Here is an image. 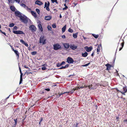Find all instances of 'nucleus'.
<instances>
[{
    "mask_svg": "<svg viewBox=\"0 0 127 127\" xmlns=\"http://www.w3.org/2000/svg\"><path fill=\"white\" fill-rule=\"evenodd\" d=\"M52 27L53 28H55L56 27V26L55 24H53L52 25Z\"/></svg>",
    "mask_w": 127,
    "mask_h": 127,
    "instance_id": "a18cd8bd",
    "label": "nucleus"
},
{
    "mask_svg": "<svg viewBox=\"0 0 127 127\" xmlns=\"http://www.w3.org/2000/svg\"><path fill=\"white\" fill-rule=\"evenodd\" d=\"M53 3L55 2L56 3H58V2L57 0H51Z\"/></svg>",
    "mask_w": 127,
    "mask_h": 127,
    "instance_id": "ea45409f",
    "label": "nucleus"
},
{
    "mask_svg": "<svg viewBox=\"0 0 127 127\" xmlns=\"http://www.w3.org/2000/svg\"><path fill=\"white\" fill-rule=\"evenodd\" d=\"M123 89L124 91H125V92H127V88L126 87H123Z\"/></svg>",
    "mask_w": 127,
    "mask_h": 127,
    "instance_id": "72a5a7b5",
    "label": "nucleus"
},
{
    "mask_svg": "<svg viewBox=\"0 0 127 127\" xmlns=\"http://www.w3.org/2000/svg\"><path fill=\"white\" fill-rule=\"evenodd\" d=\"M101 45H99L98 47L97 48V52H100V50H101Z\"/></svg>",
    "mask_w": 127,
    "mask_h": 127,
    "instance_id": "a211bd4d",
    "label": "nucleus"
},
{
    "mask_svg": "<svg viewBox=\"0 0 127 127\" xmlns=\"http://www.w3.org/2000/svg\"><path fill=\"white\" fill-rule=\"evenodd\" d=\"M66 93V92H64V93H61L60 94V93H59V96H60L61 95H63L65 93Z\"/></svg>",
    "mask_w": 127,
    "mask_h": 127,
    "instance_id": "8fccbe9b",
    "label": "nucleus"
},
{
    "mask_svg": "<svg viewBox=\"0 0 127 127\" xmlns=\"http://www.w3.org/2000/svg\"><path fill=\"white\" fill-rule=\"evenodd\" d=\"M15 13L16 16L20 18L22 16V14L18 11H15Z\"/></svg>",
    "mask_w": 127,
    "mask_h": 127,
    "instance_id": "6e6552de",
    "label": "nucleus"
},
{
    "mask_svg": "<svg viewBox=\"0 0 127 127\" xmlns=\"http://www.w3.org/2000/svg\"><path fill=\"white\" fill-rule=\"evenodd\" d=\"M48 3H47L46 2H45V5H44V7H46L47 6Z\"/></svg>",
    "mask_w": 127,
    "mask_h": 127,
    "instance_id": "864d4df0",
    "label": "nucleus"
},
{
    "mask_svg": "<svg viewBox=\"0 0 127 127\" xmlns=\"http://www.w3.org/2000/svg\"><path fill=\"white\" fill-rule=\"evenodd\" d=\"M23 75H20V81L19 82V84H21L22 83V81L23 79H22V76Z\"/></svg>",
    "mask_w": 127,
    "mask_h": 127,
    "instance_id": "bb28decb",
    "label": "nucleus"
},
{
    "mask_svg": "<svg viewBox=\"0 0 127 127\" xmlns=\"http://www.w3.org/2000/svg\"><path fill=\"white\" fill-rule=\"evenodd\" d=\"M124 44V42H123L121 43V45L122 47H123Z\"/></svg>",
    "mask_w": 127,
    "mask_h": 127,
    "instance_id": "bf43d9fd",
    "label": "nucleus"
},
{
    "mask_svg": "<svg viewBox=\"0 0 127 127\" xmlns=\"http://www.w3.org/2000/svg\"><path fill=\"white\" fill-rule=\"evenodd\" d=\"M37 53V52L36 51H34L31 52V54L32 55H34L36 54Z\"/></svg>",
    "mask_w": 127,
    "mask_h": 127,
    "instance_id": "e433bc0d",
    "label": "nucleus"
},
{
    "mask_svg": "<svg viewBox=\"0 0 127 127\" xmlns=\"http://www.w3.org/2000/svg\"><path fill=\"white\" fill-rule=\"evenodd\" d=\"M66 27V25H65L62 29V32H65Z\"/></svg>",
    "mask_w": 127,
    "mask_h": 127,
    "instance_id": "a878e982",
    "label": "nucleus"
},
{
    "mask_svg": "<svg viewBox=\"0 0 127 127\" xmlns=\"http://www.w3.org/2000/svg\"><path fill=\"white\" fill-rule=\"evenodd\" d=\"M2 33L4 35H5L6 36V33H5V32H2Z\"/></svg>",
    "mask_w": 127,
    "mask_h": 127,
    "instance_id": "680f3d73",
    "label": "nucleus"
},
{
    "mask_svg": "<svg viewBox=\"0 0 127 127\" xmlns=\"http://www.w3.org/2000/svg\"><path fill=\"white\" fill-rule=\"evenodd\" d=\"M6 102V100L5 99L2 100L0 102V104L2 105L4 104Z\"/></svg>",
    "mask_w": 127,
    "mask_h": 127,
    "instance_id": "412c9836",
    "label": "nucleus"
},
{
    "mask_svg": "<svg viewBox=\"0 0 127 127\" xmlns=\"http://www.w3.org/2000/svg\"><path fill=\"white\" fill-rule=\"evenodd\" d=\"M107 67L106 70H109L110 69V68L112 66L111 65L109 64H107L105 65Z\"/></svg>",
    "mask_w": 127,
    "mask_h": 127,
    "instance_id": "f8f14e48",
    "label": "nucleus"
},
{
    "mask_svg": "<svg viewBox=\"0 0 127 127\" xmlns=\"http://www.w3.org/2000/svg\"><path fill=\"white\" fill-rule=\"evenodd\" d=\"M65 64V62L64 61H63L61 63V64L62 65H63L64 64Z\"/></svg>",
    "mask_w": 127,
    "mask_h": 127,
    "instance_id": "4d7b16f0",
    "label": "nucleus"
},
{
    "mask_svg": "<svg viewBox=\"0 0 127 127\" xmlns=\"http://www.w3.org/2000/svg\"><path fill=\"white\" fill-rule=\"evenodd\" d=\"M67 9H66L65 7H64V8H63V10H66Z\"/></svg>",
    "mask_w": 127,
    "mask_h": 127,
    "instance_id": "0e129e2a",
    "label": "nucleus"
},
{
    "mask_svg": "<svg viewBox=\"0 0 127 127\" xmlns=\"http://www.w3.org/2000/svg\"><path fill=\"white\" fill-rule=\"evenodd\" d=\"M90 62L89 63L87 64H86L85 65H83L82 66H83V67L87 66L89 64H90Z\"/></svg>",
    "mask_w": 127,
    "mask_h": 127,
    "instance_id": "f704fd0d",
    "label": "nucleus"
},
{
    "mask_svg": "<svg viewBox=\"0 0 127 127\" xmlns=\"http://www.w3.org/2000/svg\"><path fill=\"white\" fill-rule=\"evenodd\" d=\"M41 69L42 70H44L46 69V68L45 67H42Z\"/></svg>",
    "mask_w": 127,
    "mask_h": 127,
    "instance_id": "49530a36",
    "label": "nucleus"
},
{
    "mask_svg": "<svg viewBox=\"0 0 127 127\" xmlns=\"http://www.w3.org/2000/svg\"><path fill=\"white\" fill-rule=\"evenodd\" d=\"M29 28L32 32H35V31L36 29L35 26L33 25L30 26L29 27Z\"/></svg>",
    "mask_w": 127,
    "mask_h": 127,
    "instance_id": "20e7f679",
    "label": "nucleus"
},
{
    "mask_svg": "<svg viewBox=\"0 0 127 127\" xmlns=\"http://www.w3.org/2000/svg\"><path fill=\"white\" fill-rule=\"evenodd\" d=\"M87 86L86 85L85 83H82L81 85L78 86V88L79 89H83L87 87Z\"/></svg>",
    "mask_w": 127,
    "mask_h": 127,
    "instance_id": "0eeeda50",
    "label": "nucleus"
},
{
    "mask_svg": "<svg viewBox=\"0 0 127 127\" xmlns=\"http://www.w3.org/2000/svg\"><path fill=\"white\" fill-rule=\"evenodd\" d=\"M64 0V1L65 2V3H66L67 2H68V0Z\"/></svg>",
    "mask_w": 127,
    "mask_h": 127,
    "instance_id": "69168bd1",
    "label": "nucleus"
},
{
    "mask_svg": "<svg viewBox=\"0 0 127 127\" xmlns=\"http://www.w3.org/2000/svg\"><path fill=\"white\" fill-rule=\"evenodd\" d=\"M24 67L25 68H27V69H29V67H28L27 66H26V65H24Z\"/></svg>",
    "mask_w": 127,
    "mask_h": 127,
    "instance_id": "052dcab7",
    "label": "nucleus"
},
{
    "mask_svg": "<svg viewBox=\"0 0 127 127\" xmlns=\"http://www.w3.org/2000/svg\"><path fill=\"white\" fill-rule=\"evenodd\" d=\"M46 40L45 37L41 36L40 39L39 43H42V45L46 43Z\"/></svg>",
    "mask_w": 127,
    "mask_h": 127,
    "instance_id": "f257e3e1",
    "label": "nucleus"
},
{
    "mask_svg": "<svg viewBox=\"0 0 127 127\" xmlns=\"http://www.w3.org/2000/svg\"><path fill=\"white\" fill-rule=\"evenodd\" d=\"M77 47L74 44H71L70 45V48L73 50H75L76 49Z\"/></svg>",
    "mask_w": 127,
    "mask_h": 127,
    "instance_id": "1a4fd4ad",
    "label": "nucleus"
},
{
    "mask_svg": "<svg viewBox=\"0 0 127 127\" xmlns=\"http://www.w3.org/2000/svg\"><path fill=\"white\" fill-rule=\"evenodd\" d=\"M24 44L27 47H28V44L27 43H26L25 42L24 43Z\"/></svg>",
    "mask_w": 127,
    "mask_h": 127,
    "instance_id": "6e6d98bb",
    "label": "nucleus"
},
{
    "mask_svg": "<svg viewBox=\"0 0 127 127\" xmlns=\"http://www.w3.org/2000/svg\"><path fill=\"white\" fill-rule=\"evenodd\" d=\"M77 4V3H76L75 2H74V3H73V6H74V7Z\"/></svg>",
    "mask_w": 127,
    "mask_h": 127,
    "instance_id": "603ef678",
    "label": "nucleus"
},
{
    "mask_svg": "<svg viewBox=\"0 0 127 127\" xmlns=\"http://www.w3.org/2000/svg\"><path fill=\"white\" fill-rule=\"evenodd\" d=\"M19 69L20 70V73L21 74V75L22 74V75H23V73H22V71H21V68L20 67H19Z\"/></svg>",
    "mask_w": 127,
    "mask_h": 127,
    "instance_id": "09e8293b",
    "label": "nucleus"
},
{
    "mask_svg": "<svg viewBox=\"0 0 127 127\" xmlns=\"http://www.w3.org/2000/svg\"><path fill=\"white\" fill-rule=\"evenodd\" d=\"M18 29V27L16 26H14L13 28V30H16Z\"/></svg>",
    "mask_w": 127,
    "mask_h": 127,
    "instance_id": "37998d69",
    "label": "nucleus"
},
{
    "mask_svg": "<svg viewBox=\"0 0 127 127\" xmlns=\"http://www.w3.org/2000/svg\"><path fill=\"white\" fill-rule=\"evenodd\" d=\"M68 31L69 32L71 33H72L73 32V30L70 28H69L68 29Z\"/></svg>",
    "mask_w": 127,
    "mask_h": 127,
    "instance_id": "c85d7f7f",
    "label": "nucleus"
},
{
    "mask_svg": "<svg viewBox=\"0 0 127 127\" xmlns=\"http://www.w3.org/2000/svg\"><path fill=\"white\" fill-rule=\"evenodd\" d=\"M13 32L14 33L16 34H25L24 32L21 31H13Z\"/></svg>",
    "mask_w": 127,
    "mask_h": 127,
    "instance_id": "39448f33",
    "label": "nucleus"
},
{
    "mask_svg": "<svg viewBox=\"0 0 127 127\" xmlns=\"http://www.w3.org/2000/svg\"><path fill=\"white\" fill-rule=\"evenodd\" d=\"M20 42L23 44H24L25 42L22 39L20 40Z\"/></svg>",
    "mask_w": 127,
    "mask_h": 127,
    "instance_id": "de8ad7c7",
    "label": "nucleus"
},
{
    "mask_svg": "<svg viewBox=\"0 0 127 127\" xmlns=\"http://www.w3.org/2000/svg\"><path fill=\"white\" fill-rule=\"evenodd\" d=\"M123 122H127V119L125 120H124Z\"/></svg>",
    "mask_w": 127,
    "mask_h": 127,
    "instance_id": "774afa93",
    "label": "nucleus"
},
{
    "mask_svg": "<svg viewBox=\"0 0 127 127\" xmlns=\"http://www.w3.org/2000/svg\"><path fill=\"white\" fill-rule=\"evenodd\" d=\"M78 125V123H76V124L75 125L74 124V127H78L77 125Z\"/></svg>",
    "mask_w": 127,
    "mask_h": 127,
    "instance_id": "5fc2aeb1",
    "label": "nucleus"
},
{
    "mask_svg": "<svg viewBox=\"0 0 127 127\" xmlns=\"http://www.w3.org/2000/svg\"><path fill=\"white\" fill-rule=\"evenodd\" d=\"M124 92H122V91H119V92H120L122 94H123V95H125V93H126V92H125V91H124Z\"/></svg>",
    "mask_w": 127,
    "mask_h": 127,
    "instance_id": "a19ab883",
    "label": "nucleus"
},
{
    "mask_svg": "<svg viewBox=\"0 0 127 127\" xmlns=\"http://www.w3.org/2000/svg\"><path fill=\"white\" fill-rule=\"evenodd\" d=\"M67 62L69 64L72 63L74 62L73 59L70 57H68L67 59Z\"/></svg>",
    "mask_w": 127,
    "mask_h": 127,
    "instance_id": "423d86ee",
    "label": "nucleus"
},
{
    "mask_svg": "<svg viewBox=\"0 0 127 127\" xmlns=\"http://www.w3.org/2000/svg\"><path fill=\"white\" fill-rule=\"evenodd\" d=\"M63 45L64 46V47L66 49H68L69 47H70V45L68 43H64L63 44Z\"/></svg>",
    "mask_w": 127,
    "mask_h": 127,
    "instance_id": "9b49d317",
    "label": "nucleus"
},
{
    "mask_svg": "<svg viewBox=\"0 0 127 127\" xmlns=\"http://www.w3.org/2000/svg\"><path fill=\"white\" fill-rule=\"evenodd\" d=\"M36 11L38 14H40V10L38 8H36Z\"/></svg>",
    "mask_w": 127,
    "mask_h": 127,
    "instance_id": "c9c22d12",
    "label": "nucleus"
},
{
    "mask_svg": "<svg viewBox=\"0 0 127 127\" xmlns=\"http://www.w3.org/2000/svg\"><path fill=\"white\" fill-rule=\"evenodd\" d=\"M26 8L27 10L28 11L30 12V11L29 10H31V8H29L27 6H26Z\"/></svg>",
    "mask_w": 127,
    "mask_h": 127,
    "instance_id": "4c0bfd02",
    "label": "nucleus"
},
{
    "mask_svg": "<svg viewBox=\"0 0 127 127\" xmlns=\"http://www.w3.org/2000/svg\"><path fill=\"white\" fill-rule=\"evenodd\" d=\"M52 18V17L50 16H45L44 19L46 20H49Z\"/></svg>",
    "mask_w": 127,
    "mask_h": 127,
    "instance_id": "dca6fc26",
    "label": "nucleus"
},
{
    "mask_svg": "<svg viewBox=\"0 0 127 127\" xmlns=\"http://www.w3.org/2000/svg\"><path fill=\"white\" fill-rule=\"evenodd\" d=\"M62 37L64 39L65 38V37L64 35L62 36Z\"/></svg>",
    "mask_w": 127,
    "mask_h": 127,
    "instance_id": "13d9d810",
    "label": "nucleus"
},
{
    "mask_svg": "<svg viewBox=\"0 0 127 127\" xmlns=\"http://www.w3.org/2000/svg\"><path fill=\"white\" fill-rule=\"evenodd\" d=\"M53 48L55 50H57L61 48V46L58 44H56L53 45Z\"/></svg>",
    "mask_w": 127,
    "mask_h": 127,
    "instance_id": "f03ea898",
    "label": "nucleus"
},
{
    "mask_svg": "<svg viewBox=\"0 0 127 127\" xmlns=\"http://www.w3.org/2000/svg\"><path fill=\"white\" fill-rule=\"evenodd\" d=\"M61 65H62L61 64V63H58L57 65V66L58 67H59L60 66H61Z\"/></svg>",
    "mask_w": 127,
    "mask_h": 127,
    "instance_id": "58836bf2",
    "label": "nucleus"
},
{
    "mask_svg": "<svg viewBox=\"0 0 127 127\" xmlns=\"http://www.w3.org/2000/svg\"><path fill=\"white\" fill-rule=\"evenodd\" d=\"M17 118L16 119H14V124L12 126V127H15L17 124Z\"/></svg>",
    "mask_w": 127,
    "mask_h": 127,
    "instance_id": "4468645a",
    "label": "nucleus"
},
{
    "mask_svg": "<svg viewBox=\"0 0 127 127\" xmlns=\"http://www.w3.org/2000/svg\"><path fill=\"white\" fill-rule=\"evenodd\" d=\"M31 13L32 15L34 16L35 18L37 17V15L35 12L32 11H31Z\"/></svg>",
    "mask_w": 127,
    "mask_h": 127,
    "instance_id": "4be33fe9",
    "label": "nucleus"
},
{
    "mask_svg": "<svg viewBox=\"0 0 127 127\" xmlns=\"http://www.w3.org/2000/svg\"><path fill=\"white\" fill-rule=\"evenodd\" d=\"M69 64H66L65 66H62V67H60L59 69H64L68 67L69 66Z\"/></svg>",
    "mask_w": 127,
    "mask_h": 127,
    "instance_id": "f3484780",
    "label": "nucleus"
},
{
    "mask_svg": "<svg viewBox=\"0 0 127 127\" xmlns=\"http://www.w3.org/2000/svg\"><path fill=\"white\" fill-rule=\"evenodd\" d=\"M47 28L48 30H51V27L49 26H48L47 27Z\"/></svg>",
    "mask_w": 127,
    "mask_h": 127,
    "instance_id": "79ce46f5",
    "label": "nucleus"
},
{
    "mask_svg": "<svg viewBox=\"0 0 127 127\" xmlns=\"http://www.w3.org/2000/svg\"><path fill=\"white\" fill-rule=\"evenodd\" d=\"M20 5L21 6L24 8L26 7V6H27L26 5H25L23 3H21V4Z\"/></svg>",
    "mask_w": 127,
    "mask_h": 127,
    "instance_id": "473e14b6",
    "label": "nucleus"
},
{
    "mask_svg": "<svg viewBox=\"0 0 127 127\" xmlns=\"http://www.w3.org/2000/svg\"><path fill=\"white\" fill-rule=\"evenodd\" d=\"M77 89H74L73 88L71 90V91H70L71 93H73L74 91L75 90H77Z\"/></svg>",
    "mask_w": 127,
    "mask_h": 127,
    "instance_id": "7c9ffc66",
    "label": "nucleus"
},
{
    "mask_svg": "<svg viewBox=\"0 0 127 127\" xmlns=\"http://www.w3.org/2000/svg\"><path fill=\"white\" fill-rule=\"evenodd\" d=\"M14 24L13 23H12L10 24L9 25V27H13L14 26Z\"/></svg>",
    "mask_w": 127,
    "mask_h": 127,
    "instance_id": "c756f323",
    "label": "nucleus"
},
{
    "mask_svg": "<svg viewBox=\"0 0 127 127\" xmlns=\"http://www.w3.org/2000/svg\"><path fill=\"white\" fill-rule=\"evenodd\" d=\"M88 54V53L86 52H85L84 53H82V55L83 57H86L87 56Z\"/></svg>",
    "mask_w": 127,
    "mask_h": 127,
    "instance_id": "b1692460",
    "label": "nucleus"
},
{
    "mask_svg": "<svg viewBox=\"0 0 127 127\" xmlns=\"http://www.w3.org/2000/svg\"><path fill=\"white\" fill-rule=\"evenodd\" d=\"M85 48L86 50V51L88 52H89L91 51L93 49V47L92 46H90L88 47L87 46L85 47Z\"/></svg>",
    "mask_w": 127,
    "mask_h": 127,
    "instance_id": "9d476101",
    "label": "nucleus"
},
{
    "mask_svg": "<svg viewBox=\"0 0 127 127\" xmlns=\"http://www.w3.org/2000/svg\"><path fill=\"white\" fill-rule=\"evenodd\" d=\"M50 4V2L49 1H48L47 6L46 7H45L46 9L48 11H49L50 10V9L49 8V6Z\"/></svg>",
    "mask_w": 127,
    "mask_h": 127,
    "instance_id": "5701e85b",
    "label": "nucleus"
},
{
    "mask_svg": "<svg viewBox=\"0 0 127 127\" xmlns=\"http://www.w3.org/2000/svg\"><path fill=\"white\" fill-rule=\"evenodd\" d=\"M9 3H14V0H8Z\"/></svg>",
    "mask_w": 127,
    "mask_h": 127,
    "instance_id": "cd10ccee",
    "label": "nucleus"
},
{
    "mask_svg": "<svg viewBox=\"0 0 127 127\" xmlns=\"http://www.w3.org/2000/svg\"><path fill=\"white\" fill-rule=\"evenodd\" d=\"M10 8L12 11L14 12L15 11V8L14 6H10Z\"/></svg>",
    "mask_w": 127,
    "mask_h": 127,
    "instance_id": "aec40b11",
    "label": "nucleus"
},
{
    "mask_svg": "<svg viewBox=\"0 0 127 127\" xmlns=\"http://www.w3.org/2000/svg\"><path fill=\"white\" fill-rule=\"evenodd\" d=\"M78 32H77L75 33H73V37L74 38H76L77 37Z\"/></svg>",
    "mask_w": 127,
    "mask_h": 127,
    "instance_id": "393cba45",
    "label": "nucleus"
},
{
    "mask_svg": "<svg viewBox=\"0 0 127 127\" xmlns=\"http://www.w3.org/2000/svg\"><path fill=\"white\" fill-rule=\"evenodd\" d=\"M93 35L94 37L96 38H97L98 37V35H96L93 34Z\"/></svg>",
    "mask_w": 127,
    "mask_h": 127,
    "instance_id": "2f4dec72",
    "label": "nucleus"
},
{
    "mask_svg": "<svg viewBox=\"0 0 127 127\" xmlns=\"http://www.w3.org/2000/svg\"><path fill=\"white\" fill-rule=\"evenodd\" d=\"M94 55V52H93L91 54V56H93Z\"/></svg>",
    "mask_w": 127,
    "mask_h": 127,
    "instance_id": "338daca9",
    "label": "nucleus"
},
{
    "mask_svg": "<svg viewBox=\"0 0 127 127\" xmlns=\"http://www.w3.org/2000/svg\"><path fill=\"white\" fill-rule=\"evenodd\" d=\"M35 3L36 4L39 5H41L43 4L42 2L40 0H37L35 1Z\"/></svg>",
    "mask_w": 127,
    "mask_h": 127,
    "instance_id": "ddd939ff",
    "label": "nucleus"
},
{
    "mask_svg": "<svg viewBox=\"0 0 127 127\" xmlns=\"http://www.w3.org/2000/svg\"><path fill=\"white\" fill-rule=\"evenodd\" d=\"M44 93V90H41L40 92V94H42Z\"/></svg>",
    "mask_w": 127,
    "mask_h": 127,
    "instance_id": "c03bdc74",
    "label": "nucleus"
},
{
    "mask_svg": "<svg viewBox=\"0 0 127 127\" xmlns=\"http://www.w3.org/2000/svg\"><path fill=\"white\" fill-rule=\"evenodd\" d=\"M20 19L22 21V22L25 23H27L28 22V20L26 16H22L20 18Z\"/></svg>",
    "mask_w": 127,
    "mask_h": 127,
    "instance_id": "7ed1b4c3",
    "label": "nucleus"
},
{
    "mask_svg": "<svg viewBox=\"0 0 127 127\" xmlns=\"http://www.w3.org/2000/svg\"><path fill=\"white\" fill-rule=\"evenodd\" d=\"M43 120V118L42 117L41 118V119L40 120V122H41Z\"/></svg>",
    "mask_w": 127,
    "mask_h": 127,
    "instance_id": "e2e57ef3",
    "label": "nucleus"
},
{
    "mask_svg": "<svg viewBox=\"0 0 127 127\" xmlns=\"http://www.w3.org/2000/svg\"><path fill=\"white\" fill-rule=\"evenodd\" d=\"M50 89L49 88L45 89L44 90H46L48 91H50Z\"/></svg>",
    "mask_w": 127,
    "mask_h": 127,
    "instance_id": "3c124183",
    "label": "nucleus"
},
{
    "mask_svg": "<svg viewBox=\"0 0 127 127\" xmlns=\"http://www.w3.org/2000/svg\"><path fill=\"white\" fill-rule=\"evenodd\" d=\"M14 52L16 55V57H17L18 58V59L19 55V53L18 51L17 50H15Z\"/></svg>",
    "mask_w": 127,
    "mask_h": 127,
    "instance_id": "6ab92c4d",
    "label": "nucleus"
},
{
    "mask_svg": "<svg viewBox=\"0 0 127 127\" xmlns=\"http://www.w3.org/2000/svg\"><path fill=\"white\" fill-rule=\"evenodd\" d=\"M38 27L39 30V31H40L41 32H42L43 31V29L41 24L40 23L38 24Z\"/></svg>",
    "mask_w": 127,
    "mask_h": 127,
    "instance_id": "2eb2a0df",
    "label": "nucleus"
}]
</instances>
